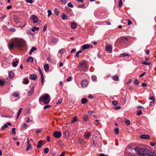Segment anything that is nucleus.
I'll use <instances>...</instances> for the list:
<instances>
[{
	"instance_id": "nucleus-1",
	"label": "nucleus",
	"mask_w": 156,
	"mask_h": 156,
	"mask_svg": "<svg viewBox=\"0 0 156 156\" xmlns=\"http://www.w3.org/2000/svg\"><path fill=\"white\" fill-rule=\"evenodd\" d=\"M88 64L85 61H82L80 62L78 68L80 71H87L88 69Z\"/></svg>"
},
{
	"instance_id": "nucleus-2",
	"label": "nucleus",
	"mask_w": 156,
	"mask_h": 156,
	"mask_svg": "<svg viewBox=\"0 0 156 156\" xmlns=\"http://www.w3.org/2000/svg\"><path fill=\"white\" fill-rule=\"evenodd\" d=\"M135 151L137 152L139 156H146V153L147 152V148H135Z\"/></svg>"
},
{
	"instance_id": "nucleus-3",
	"label": "nucleus",
	"mask_w": 156,
	"mask_h": 156,
	"mask_svg": "<svg viewBox=\"0 0 156 156\" xmlns=\"http://www.w3.org/2000/svg\"><path fill=\"white\" fill-rule=\"evenodd\" d=\"M14 44L19 48L21 49L25 45L26 42L22 39H19L16 41Z\"/></svg>"
},
{
	"instance_id": "nucleus-4",
	"label": "nucleus",
	"mask_w": 156,
	"mask_h": 156,
	"mask_svg": "<svg viewBox=\"0 0 156 156\" xmlns=\"http://www.w3.org/2000/svg\"><path fill=\"white\" fill-rule=\"evenodd\" d=\"M50 101V98L48 94H45V95L43 96L42 97L40 98L39 101H41L45 104H48Z\"/></svg>"
},
{
	"instance_id": "nucleus-5",
	"label": "nucleus",
	"mask_w": 156,
	"mask_h": 156,
	"mask_svg": "<svg viewBox=\"0 0 156 156\" xmlns=\"http://www.w3.org/2000/svg\"><path fill=\"white\" fill-rule=\"evenodd\" d=\"M62 135L61 133L58 131H55L53 133V136L56 138H60Z\"/></svg>"
},
{
	"instance_id": "nucleus-6",
	"label": "nucleus",
	"mask_w": 156,
	"mask_h": 156,
	"mask_svg": "<svg viewBox=\"0 0 156 156\" xmlns=\"http://www.w3.org/2000/svg\"><path fill=\"white\" fill-rule=\"evenodd\" d=\"M30 19L33 20V23H36L39 21L37 16L35 15H32L30 17Z\"/></svg>"
},
{
	"instance_id": "nucleus-7",
	"label": "nucleus",
	"mask_w": 156,
	"mask_h": 156,
	"mask_svg": "<svg viewBox=\"0 0 156 156\" xmlns=\"http://www.w3.org/2000/svg\"><path fill=\"white\" fill-rule=\"evenodd\" d=\"M88 84V82L86 80H83L81 82V85L83 87H86L87 86Z\"/></svg>"
},
{
	"instance_id": "nucleus-8",
	"label": "nucleus",
	"mask_w": 156,
	"mask_h": 156,
	"mask_svg": "<svg viewBox=\"0 0 156 156\" xmlns=\"http://www.w3.org/2000/svg\"><path fill=\"white\" fill-rule=\"evenodd\" d=\"M90 47L92 48L93 45L89 44H85L83 45L82 46V49L83 50H85L88 49Z\"/></svg>"
},
{
	"instance_id": "nucleus-9",
	"label": "nucleus",
	"mask_w": 156,
	"mask_h": 156,
	"mask_svg": "<svg viewBox=\"0 0 156 156\" xmlns=\"http://www.w3.org/2000/svg\"><path fill=\"white\" fill-rule=\"evenodd\" d=\"M27 147L26 149V150L28 151L30 149L32 148V147L30 143V141L29 139H27Z\"/></svg>"
},
{
	"instance_id": "nucleus-10",
	"label": "nucleus",
	"mask_w": 156,
	"mask_h": 156,
	"mask_svg": "<svg viewBox=\"0 0 156 156\" xmlns=\"http://www.w3.org/2000/svg\"><path fill=\"white\" fill-rule=\"evenodd\" d=\"M147 152L146 153V155L147 156H153L154 154V152L152 151L151 150L147 149Z\"/></svg>"
},
{
	"instance_id": "nucleus-11",
	"label": "nucleus",
	"mask_w": 156,
	"mask_h": 156,
	"mask_svg": "<svg viewBox=\"0 0 156 156\" xmlns=\"http://www.w3.org/2000/svg\"><path fill=\"white\" fill-rule=\"evenodd\" d=\"M29 78L30 79L34 80L37 79V76L35 74H32L30 76Z\"/></svg>"
},
{
	"instance_id": "nucleus-12",
	"label": "nucleus",
	"mask_w": 156,
	"mask_h": 156,
	"mask_svg": "<svg viewBox=\"0 0 156 156\" xmlns=\"http://www.w3.org/2000/svg\"><path fill=\"white\" fill-rule=\"evenodd\" d=\"M149 137V136L148 135L143 134L140 136L141 138L144 139H148Z\"/></svg>"
},
{
	"instance_id": "nucleus-13",
	"label": "nucleus",
	"mask_w": 156,
	"mask_h": 156,
	"mask_svg": "<svg viewBox=\"0 0 156 156\" xmlns=\"http://www.w3.org/2000/svg\"><path fill=\"white\" fill-rule=\"evenodd\" d=\"M112 50V47L111 46L108 45L105 47V50L107 51L110 52Z\"/></svg>"
},
{
	"instance_id": "nucleus-14",
	"label": "nucleus",
	"mask_w": 156,
	"mask_h": 156,
	"mask_svg": "<svg viewBox=\"0 0 156 156\" xmlns=\"http://www.w3.org/2000/svg\"><path fill=\"white\" fill-rule=\"evenodd\" d=\"M44 68L45 72H47L49 71V66L48 64H46L44 65Z\"/></svg>"
},
{
	"instance_id": "nucleus-15",
	"label": "nucleus",
	"mask_w": 156,
	"mask_h": 156,
	"mask_svg": "<svg viewBox=\"0 0 156 156\" xmlns=\"http://www.w3.org/2000/svg\"><path fill=\"white\" fill-rule=\"evenodd\" d=\"M58 39L56 38L53 37L52 40L51 41H50L49 40L48 41V42L51 43H55L57 42Z\"/></svg>"
},
{
	"instance_id": "nucleus-16",
	"label": "nucleus",
	"mask_w": 156,
	"mask_h": 156,
	"mask_svg": "<svg viewBox=\"0 0 156 156\" xmlns=\"http://www.w3.org/2000/svg\"><path fill=\"white\" fill-rule=\"evenodd\" d=\"M42 145V142L41 140H39L37 143V148H41Z\"/></svg>"
},
{
	"instance_id": "nucleus-17",
	"label": "nucleus",
	"mask_w": 156,
	"mask_h": 156,
	"mask_svg": "<svg viewBox=\"0 0 156 156\" xmlns=\"http://www.w3.org/2000/svg\"><path fill=\"white\" fill-rule=\"evenodd\" d=\"M130 56L129 54L126 53H122L120 55V56L121 57H125L126 56L129 57Z\"/></svg>"
},
{
	"instance_id": "nucleus-18",
	"label": "nucleus",
	"mask_w": 156,
	"mask_h": 156,
	"mask_svg": "<svg viewBox=\"0 0 156 156\" xmlns=\"http://www.w3.org/2000/svg\"><path fill=\"white\" fill-rule=\"evenodd\" d=\"M88 101V100L86 98H83L81 99V102L82 104H84L86 103H87Z\"/></svg>"
},
{
	"instance_id": "nucleus-19",
	"label": "nucleus",
	"mask_w": 156,
	"mask_h": 156,
	"mask_svg": "<svg viewBox=\"0 0 156 156\" xmlns=\"http://www.w3.org/2000/svg\"><path fill=\"white\" fill-rule=\"evenodd\" d=\"M33 58L30 56L27 59V62H33Z\"/></svg>"
},
{
	"instance_id": "nucleus-20",
	"label": "nucleus",
	"mask_w": 156,
	"mask_h": 156,
	"mask_svg": "<svg viewBox=\"0 0 156 156\" xmlns=\"http://www.w3.org/2000/svg\"><path fill=\"white\" fill-rule=\"evenodd\" d=\"M77 27L76 24L75 23H72L71 25V27L72 29H75Z\"/></svg>"
},
{
	"instance_id": "nucleus-21",
	"label": "nucleus",
	"mask_w": 156,
	"mask_h": 156,
	"mask_svg": "<svg viewBox=\"0 0 156 156\" xmlns=\"http://www.w3.org/2000/svg\"><path fill=\"white\" fill-rule=\"evenodd\" d=\"M14 76V74L12 72H9V77L10 79H12Z\"/></svg>"
},
{
	"instance_id": "nucleus-22",
	"label": "nucleus",
	"mask_w": 156,
	"mask_h": 156,
	"mask_svg": "<svg viewBox=\"0 0 156 156\" xmlns=\"http://www.w3.org/2000/svg\"><path fill=\"white\" fill-rule=\"evenodd\" d=\"M18 60H16L15 62H13L12 63V65L14 67H16L18 65Z\"/></svg>"
},
{
	"instance_id": "nucleus-23",
	"label": "nucleus",
	"mask_w": 156,
	"mask_h": 156,
	"mask_svg": "<svg viewBox=\"0 0 156 156\" xmlns=\"http://www.w3.org/2000/svg\"><path fill=\"white\" fill-rule=\"evenodd\" d=\"M34 92V89L33 88H32L30 89V90L27 93V95L28 96H30L32 95Z\"/></svg>"
},
{
	"instance_id": "nucleus-24",
	"label": "nucleus",
	"mask_w": 156,
	"mask_h": 156,
	"mask_svg": "<svg viewBox=\"0 0 156 156\" xmlns=\"http://www.w3.org/2000/svg\"><path fill=\"white\" fill-rule=\"evenodd\" d=\"M39 30V27H33L31 29V30L33 32H34L35 30Z\"/></svg>"
},
{
	"instance_id": "nucleus-25",
	"label": "nucleus",
	"mask_w": 156,
	"mask_h": 156,
	"mask_svg": "<svg viewBox=\"0 0 156 156\" xmlns=\"http://www.w3.org/2000/svg\"><path fill=\"white\" fill-rule=\"evenodd\" d=\"M36 50V48L35 47H32L29 52V54L30 55L31 54Z\"/></svg>"
},
{
	"instance_id": "nucleus-26",
	"label": "nucleus",
	"mask_w": 156,
	"mask_h": 156,
	"mask_svg": "<svg viewBox=\"0 0 156 156\" xmlns=\"http://www.w3.org/2000/svg\"><path fill=\"white\" fill-rule=\"evenodd\" d=\"M22 108H21L19 109V110L17 113V115L16 116V118L17 119L18 118H19V117L22 112Z\"/></svg>"
},
{
	"instance_id": "nucleus-27",
	"label": "nucleus",
	"mask_w": 156,
	"mask_h": 156,
	"mask_svg": "<svg viewBox=\"0 0 156 156\" xmlns=\"http://www.w3.org/2000/svg\"><path fill=\"white\" fill-rule=\"evenodd\" d=\"M119 77L118 76H114L112 77V79L115 81H117L119 80Z\"/></svg>"
},
{
	"instance_id": "nucleus-28",
	"label": "nucleus",
	"mask_w": 156,
	"mask_h": 156,
	"mask_svg": "<svg viewBox=\"0 0 156 156\" xmlns=\"http://www.w3.org/2000/svg\"><path fill=\"white\" fill-rule=\"evenodd\" d=\"M62 19L63 20H65L67 19V16L65 13L62 14Z\"/></svg>"
},
{
	"instance_id": "nucleus-29",
	"label": "nucleus",
	"mask_w": 156,
	"mask_h": 156,
	"mask_svg": "<svg viewBox=\"0 0 156 156\" xmlns=\"http://www.w3.org/2000/svg\"><path fill=\"white\" fill-rule=\"evenodd\" d=\"M64 49L62 48L58 51V53L60 55H62L64 52Z\"/></svg>"
},
{
	"instance_id": "nucleus-30",
	"label": "nucleus",
	"mask_w": 156,
	"mask_h": 156,
	"mask_svg": "<svg viewBox=\"0 0 156 156\" xmlns=\"http://www.w3.org/2000/svg\"><path fill=\"white\" fill-rule=\"evenodd\" d=\"M14 44L12 43H10L8 47L9 49H12L13 48Z\"/></svg>"
},
{
	"instance_id": "nucleus-31",
	"label": "nucleus",
	"mask_w": 156,
	"mask_h": 156,
	"mask_svg": "<svg viewBox=\"0 0 156 156\" xmlns=\"http://www.w3.org/2000/svg\"><path fill=\"white\" fill-rule=\"evenodd\" d=\"M13 95L15 97H19V95L18 93L17 92H15L13 93Z\"/></svg>"
},
{
	"instance_id": "nucleus-32",
	"label": "nucleus",
	"mask_w": 156,
	"mask_h": 156,
	"mask_svg": "<svg viewBox=\"0 0 156 156\" xmlns=\"http://www.w3.org/2000/svg\"><path fill=\"white\" fill-rule=\"evenodd\" d=\"M121 41L124 43H126L128 41V40L126 38H123L121 39Z\"/></svg>"
},
{
	"instance_id": "nucleus-33",
	"label": "nucleus",
	"mask_w": 156,
	"mask_h": 156,
	"mask_svg": "<svg viewBox=\"0 0 156 156\" xmlns=\"http://www.w3.org/2000/svg\"><path fill=\"white\" fill-rule=\"evenodd\" d=\"M77 121H78V119H77V118L76 116H75L73 118V120L72 121V123H74V122H76Z\"/></svg>"
},
{
	"instance_id": "nucleus-34",
	"label": "nucleus",
	"mask_w": 156,
	"mask_h": 156,
	"mask_svg": "<svg viewBox=\"0 0 156 156\" xmlns=\"http://www.w3.org/2000/svg\"><path fill=\"white\" fill-rule=\"evenodd\" d=\"M55 13L56 15L58 16L59 14V11L57 9L55 8Z\"/></svg>"
},
{
	"instance_id": "nucleus-35",
	"label": "nucleus",
	"mask_w": 156,
	"mask_h": 156,
	"mask_svg": "<svg viewBox=\"0 0 156 156\" xmlns=\"http://www.w3.org/2000/svg\"><path fill=\"white\" fill-rule=\"evenodd\" d=\"M134 83L136 85H138L139 84V82L138 81L137 79L135 80Z\"/></svg>"
},
{
	"instance_id": "nucleus-36",
	"label": "nucleus",
	"mask_w": 156,
	"mask_h": 156,
	"mask_svg": "<svg viewBox=\"0 0 156 156\" xmlns=\"http://www.w3.org/2000/svg\"><path fill=\"white\" fill-rule=\"evenodd\" d=\"M84 121H85L87 120L88 119V116L87 115H85L83 116Z\"/></svg>"
},
{
	"instance_id": "nucleus-37",
	"label": "nucleus",
	"mask_w": 156,
	"mask_h": 156,
	"mask_svg": "<svg viewBox=\"0 0 156 156\" xmlns=\"http://www.w3.org/2000/svg\"><path fill=\"white\" fill-rule=\"evenodd\" d=\"M122 5V0H119L118 6L119 7H121Z\"/></svg>"
},
{
	"instance_id": "nucleus-38",
	"label": "nucleus",
	"mask_w": 156,
	"mask_h": 156,
	"mask_svg": "<svg viewBox=\"0 0 156 156\" xmlns=\"http://www.w3.org/2000/svg\"><path fill=\"white\" fill-rule=\"evenodd\" d=\"M141 63L142 64H144L146 65H149L150 64V63L149 62H142Z\"/></svg>"
},
{
	"instance_id": "nucleus-39",
	"label": "nucleus",
	"mask_w": 156,
	"mask_h": 156,
	"mask_svg": "<svg viewBox=\"0 0 156 156\" xmlns=\"http://www.w3.org/2000/svg\"><path fill=\"white\" fill-rule=\"evenodd\" d=\"M82 50H80L79 51H77L76 53V57H78L79 56V54L80 53L82 52Z\"/></svg>"
},
{
	"instance_id": "nucleus-40",
	"label": "nucleus",
	"mask_w": 156,
	"mask_h": 156,
	"mask_svg": "<svg viewBox=\"0 0 156 156\" xmlns=\"http://www.w3.org/2000/svg\"><path fill=\"white\" fill-rule=\"evenodd\" d=\"M44 152L45 154H47L48 153L49 151V149L48 148L46 147L44 148Z\"/></svg>"
},
{
	"instance_id": "nucleus-41",
	"label": "nucleus",
	"mask_w": 156,
	"mask_h": 156,
	"mask_svg": "<svg viewBox=\"0 0 156 156\" xmlns=\"http://www.w3.org/2000/svg\"><path fill=\"white\" fill-rule=\"evenodd\" d=\"M115 133L116 134H118L119 133V129L118 128H116L115 129Z\"/></svg>"
},
{
	"instance_id": "nucleus-42",
	"label": "nucleus",
	"mask_w": 156,
	"mask_h": 156,
	"mask_svg": "<svg viewBox=\"0 0 156 156\" xmlns=\"http://www.w3.org/2000/svg\"><path fill=\"white\" fill-rule=\"evenodd\" d=\"M41 76V83L42 85H43L44 84V76Z\"/></svg>"
},
{
	"instance_id": "nucleus-43",
	"label": "nucleus",
	"mask_w": 156,
	"mask_h": 156,
	"mask_svg": "<svg viewBox=\"0 0 156 156\" xmlns=\"http://www.w3.org/2000/svg\"><path fill=\"white\" fill-rule=\"evenodd\" d=\"M8 127V125L6 124H5L4 126H3L1 127V129L2 130H3L5 128L7 127Z\"/></svg>"
},
{
	"instance_id": "nucleus-44",
	"label": "nucleus",
	"mask_w": 156,
	"mask_h": 156,
	"mask_svg": "<svg viewBox=\"0 0 156 156\" xmlns=\"http://www.w3.org/2000/svg\"><path fill=\"white\" fill-rule=\"evenodd\" d=\"M112 104L114 105H117L118 104V102L116 101H114L112 102Z\"/></svg>"
},
{
	"instance_id": "nucleus-45",
	"label": "nucleus",
	"mask_w": 156,
	"mask_h": 156,
	"mask_svg": "<svg viewBox=\"0 0 156 156\" xmlns=\"http://www.w3.org/2000/svg\"><path fill=\"white\" fill-rule=\"evenodd\" d=\"M25 80L24 81V83L25 84H27L29 83V80L28 79H24Z\"/></svg>"
},
{
	"instance_id": "nucleus-46",
	"label": "nucleus",
	"mask_w": 156,
	"mask_h": 156,
	"mask_svg": "<svg viewBox=\"0 0 156 156\" xmlns=\"http://www.w3.org/2000/svg\"><path fill=\"white\" fill-rule=\"evenodd\" d=\"M97 77L95 76H93L92 77V80L94 81H96L97 80Z\"/></svg>"
},
{
	"instance_id": "nucleus-47",
	"label": "nucleus",
	"mask_w": 156,
	"mask_h": 156,
	"mask_svg": "<svg viewBox=\"0 0 156 156\" xmlns=\"http://www.w3.org/2000/svg\"><path fill=\"white\" fill-rule=\"evenodd\" d=\"M51 106L50 105H47L44 107V109H46L50 108Z\"/></svg>"
},
{
	"instance_id": "nucleus-48",
	"label": "nucleus",
	"mask_w": 156,
	"mask_h": 156,
	"mask_svg": "<svg viewBox=\"0 0 156 156\" xmlns=\"http://www.w3.org/2000/svg\"><path fill=\"white\" fill-rule=\"evenodd\" d=\"M48 17L49 16L52 14V12L50 9H49L48 10Z\"/></svg>"
},
{
	"instance_id": "nucleus-49",
	"label": "nucleus",
	"mask_w": 156,
	"mask_h": 156,
	"mask_svg": "<svg viewBox=\"0 0 156 156\" xmlns=\"http://www.w3.org/2000/svg\"><path fill=\"white\" fill-rule=\"evenodd\" d=\"M77 7L79 8H85V6L84 5H78Z\"/></svg>"
},
{
	"instance_id": "nucleus-50",
	"label": "nucleus",
	"mask_w": 156,
	"mask_h": 156,
	"mask_svg": "<svg viewBox=\"0 0 156 156\" xmlns=\"http://www.w3.org/2000/svg\"><path fill=\"white\" fill-rule=\"evenodd\" d=\"M38 69L39 72L40 74L41 75V76H43V73L42 72V71H41V68L40 67H38Z\"/></svg>"
},
{
	"instance_id": "nucleus-51",
	"label": "nucleus",
	"mask_w": 156,
	"mask_h": 156,
	"mask_svg": "<svg viewBox=\"0 0 156 156\" xmlns=\"http://www.w3.org/2000/svg\"><path fill=\"white\" fill-rule=\"evenodd\" d=\"M5 84V82L2 80H0V86H3Z\"/></svg>"
},
{
	"instance_id": "nucleus-52",
	"label": "nucleus",
	"mask_w": 156,
	"mask_h": 156,
	"mask_svg": "<svg viewBox=\"0 0 156 156\" xmlns=\"http://www.w3.org/2000/svg\"><path fill=\"white\" fill-rule=\"evenodd\" d=\"M130 121L129 120H127L126 121L125 123L127 125H129L130 124Z\"/></svg>"
},
{
	"instance_id": "nucleus-53",
	"label": "nucleus",
	"mask_w": 156,
	"mask_h": 156,
	"mask_svg": "<svg viewBox=\"0 0 156 156\" xmlns=\"http://www.w3.org/2000/svg\"><path fill=\"white\" fill-rule=\"evenodd\" d=\"M67 5L68 6L71 8H73V5L71 2H69L67 4Z\"/></svg>"
},
{
	"instance_id": "nucleus-54",
	"label": "nucleus",
	"mask_w": 156,
	"mask_h": 156,
	"mask_svg": "<svg viewBox=\"0 0 156 156\" xmlns=\"http://www.w3.org/2000/svg\"><path fill=\"white\" fill-rule=\"evenodd\" d=\"M94 112V111H89L88 112V113L90 115H91Z\"/></svg>"
},
{
	"instance_id": "nucleus-55",
	"label": "nucleus",
	"mask_w": 156,
	"mask_h": 156,
	"mask_svg": "<svg viewBox=\"0 0 156 156\" xmlns=\"http://www.w3.org/2000/svg\"><path fill=\"white\" fill-rule=\"evenodd\" d=\"M62 99H59V100H58V101L56 102V104H60L61 103H62Z\"/></svg>"
},
{
	"instance_id": "nucleus-56",
	"label": "nucleus",
	"mask_w": 156,
	"mask_h": 156,
	"mask_svg": "<svg viewBox=\"0 0 156 156\" xmlns=\"http://www.w3.org/2000/svg\"><path fill=\"white\" fill-rule=\"evenodd\" d=\"M15 130L16 128H14L12 129V133L13 134H16Z\"/></svg>"
},
{
	"instance_id": "nucleus-57",
	"label": "nucleus",
	"mask_w": 156,
	"mask_h": 156,
	"mask_svg": "<svg viewBox=\"0 0 156 156\" xmlns=\"http://www.w3.org/2000/svg\"><path fill=\"white\" fill-rule=\"evenodd\" d=\"M47 28V25L46 24L44 25L43 27V32H44L45 30H46V28Z\"/></svg>"
},
{
	"instance_id": "nucleus-58",
	"label": "nucleus",
	"mask_w": 156,
	"mask_h": 156,
	"mask_svg": "<svg viewBox=\"0 0 156 156\" xmlns=\"http://www.w3.org/2000/svg\"><path fill=\"white\" fill-rule=\"evenodd\" d=\"M127 20L128 21L127 25H129L132 24V22H131V21H130V20L128 19V20Z\"/></svg>"
},
{
	"instance_id": "nucleus-59",
	"label": "nucleus",
	"mask_w": 156,
	"mask_h": 156,
	"mask_svg": "<svg viewBox=\"0 0 156 156\" xmlns=\"http://www.w3.org/2000/svg\"><path fill=\"white\" fill-rule=\"evenodd\" d=\"M84 136H85V137L88 139L90 137V133H88L86 135H84Z\"/></svg>"
},
{
	"instance_id": "nucleus-60",
	"label": "nucleus",
	"mask_w": 156,
	"mask_h": 156,
	"mask_svg": "<svg viewBox=\"0 0 156 156\" xmlns=\"http://www.w3.org/2000/svg\"><path fill=\"white\" fill-rule=\"evenodd\" d=\"M142 114V112L141 110H140L138 111L137 113V115H141Z\"/></svg>"
},
{
	"instance_id": "nucleus-61",
	"label": "nucleus",
	"mask_w": 156,
	"mask_h": 156,
	"mask_svg": "<svg viewBox=\"0 0 156 156\" xmlns=\"http://www.w3.org/2000/svg\"><path fill=\"white\" fill-rule=\"evenodd\" d=\"M120 108H121L119 106L116 107L115 108H114V109L116 110H118L120 109Z\"/></svg>"
},
{
	"instance_id": "nucleus-62",
	"label": "nucleus",
	"mask_w": 156,
	"mask_h": 156,
	"mask_svg": "<svg viewBox=\"0 0 156 156\" xmlns=\"http://www.w3.org/2000/svg\"><path fill=\"white\" fill-rule=\"evenodd\" d=\"M27 126V125L26 123H23L22 125V127L23 128H25Z\"/></svg>"
},
{
	"instance_id": "nucleus-63",
	"label": "nucleus",
	"mask_w": 156,
	"mask_h": 156,
	"mask_svg": "<svg viewBox=\"0 0 156 156\" xmlns=\"http://www.w3.org/2000/svg\"><path fill=\"white\" fill-rule=\"evenodd\" d=\"M72 78L71 77H69L68 78H67L66 79V80L67 81H69L71 80H72Z\"/></svg>"
},
{
	"instance_id": "nucleus-64",
	"label": "nucleus",
	"mask_w": 156,
	"mask_h": 156,
	"mask_svg": "<svg viewBox=\"0 0 156 156\" xmlns=\"http://www.w3.org/2000/svg\"><path fill=\"white\" fill-rule=\"evenodd\" d=\"M127 156H136L135 155L131 153L130 152L128 154Z\"/></svg>"
}]
</instances>
